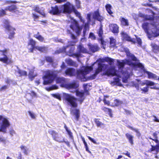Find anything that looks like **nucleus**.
Listing matches in <instances>:
<instances>
[{"instance_id":"obj_45","label":"nucleus","mask_w":159,"mask_h":159,"mask_svg":"<svg viewBox=\"0 0 159 159\" xmlns=\"http://www.w3.org/2000/svg\"><path fill=\"white\" fill-rule=\"evenodd\" d=\"M93 66H87L85 67L84 70H83L85 71V73H87V74H88L89 72L92 71L93 70Z\"/></svg>"},{"instance_id":"obj_50","label":"nucleus","mask_w":159,"mask_h":159,"mask_svg":"<svg viewBox=\"0 0 159 159\" xmlns=\"http://www.w3.org/2000/svg\"><path fill=\"white\" fill-rule=\"evenodd\" d=\"M97 33L100 38L102 37L103 31L102 29V25L100 26L99 29L98 30L97 32Z\"/></svg>"},{"instance_id":"obj_54","label":"nucleus","mask_w":159,"mask_h":159,"mask_svg":"<svg viewBox=\"0 0 159 159\" xmlns=\"http://www.w3.org/2000/svg\"><path fill=\"white\" fill-rule=\"evenodd\" d=\"M90 22H87V23H85L84 26V30H83V34H84L86 33L87 30L89 29V24Z\"/></svg>"},{"instance_id":"obj_30","label":"nucleus","mask_w":159,"mask_h":159,"mask_svg":"<svg viewBox=\"0 0 159 159\" xmlns=\"http://www.w3.org/2000/svg\"><path fill=\"white\" fill-rule=\"evenodd\" d=\"M151 46L152 51L155 53H157L159 52V46L155 43H152Z\"/></svg>"},{"instance_id":"obj_48","label":"nucleus","mask_w":159,"mask_h":159,"mask_svg":"<svg viewBox=\"0 0 159 159\" xmlns=\"http://www.w3.org/2000/svg\"><path fill=\"white\" fill-rule=\"evenodd\" d=\"M154 17L151 15H145L144 20H151L153 21L154 20Z\"/></svg>"},{"instance_id":"obj_17","label":"nucleus","mask_w":159,"mask_h":159,"mask_svg":"<svg viewBox=\"0 0 159 159\" xmlns=\"http://www.w3.org/2000/svg\"><path fill=\"white\" fill-rule=\"evenodd\" d=\"M36 44V41L32 39H31L29 40L28 45V46L30 45L31 47V48L29 49L30 52H33L34 50L36 49L37 46H35Z\"/></svg>"},{"instance_id":"obj_24","label":"nucleus","mask_w":159,"mask_h":159,"mask_svg":"<svg viewBox=\"0 0 159 159\" xmlns=\"http://www.w3.org/2000/svg\"><path fill=\"white\" fill-rule=\"evenodd\" d=\"M126 53L127 57L130 58L132 61H139L136 57L134 54H131L128 50L126 51Z\"/></svg>"},{"instance_id":"obj_2","label":"nucleus","mask_w":159,"mask_h":159,"mask_svg":"<svg viewBox=\"0 0 159 159\" xmlns=\"http://www.w3.org/2000/svg\"><path fill=\"white\" fill-rule=\"evenodd\" d=\"M120 34L123 39L126 41L131 42L132 43L134 44H135L136 43H137L138 46H142V40L140 38L136 35H135L136 37V39H135L131 38L127 33L124 32H121Z\"/></svg>"},{"instance_id":"obj_62","label":"nucleus","mask_w":159,"mask_h":159,"mask_svg":"<svg viewBox=\"0 0 159 159\" xmlns=\"http://www.w3.org/2000/svg\"><path fill=\"white\" fill-rule=\"evenodd\" d=\"M125 60L126 64L129 66H134V65H135V63L132 62L129 60L126 59Z\"/></svg>"},{"instance_id":"obj_38","label":"nucleus","mask_w":159,"mask_h":159,"mask_svg":"<svg viewBox=\"0 0 159 159\" xmlns=\"http://www.w3.org/2000/svg\"><path fill=\"white\" fill-rule=\"evenodd\" d=\"M82 141H83L84 145V147L85 148V150L86 152H88V153H89L90 154L92 155V153L91 152V151L89 150V148L88 147V146L87 144L86 143V142L85 141L84 138V137H82L81 138Z\"/></svg>"},{"instance_id":"obj_28","label":"nucleus","mask_w":159,"mask_h":159,"mask_svg":"<svg viewBox=\"0 0 159 159\" xmlns=\"http://www.w3.org/2000/svg\"><path fill=\"white\" fill-rule=\"evenodd\" d=\"M34 10L35 11L39 13L42 16V17H46V14L44 12V11L42 10V11H41L40 10V8L38 6H35L34 7Z\"/></svg>"},{"instance_id":"obj_40","label":"nucleus","mask_w":159,"mask_h":159,"mask_svg":"<svg viewBox=\"0 0 159 159\" xmlns=\"http://www.w3.org/2000/svg\"><path fill=\"white\" fill-rule=\"evenodd\" d=\"M151 146V148L148 151V152H152L154 151H156L157 153L159 152L157 145L155 146L152 145Z\"/></svg>"},{"instance_id":"obj_51","label":"nucleus","mask_w":159,"mask_h":159,"mask_svg":"<svg viewBox=\"0 0 159 159\" xmlns=\"http://www.w3.org/2000/svg\"><path fill=\"white\" fill-rule=\"evenodd\" d=\"M69 46V45H66L65 46H64L62 48L59 49L58 51L59 53H65L66 52V49Z\"/></svg>"},{"instance_id":"obj_58","label":"nucleus","mask_w":159,"mask_h":159,"mask_svg":"<svg viewBox=\"0 0 159 159\" xmlns=\"http://www.w3.org/2000/svg\"><path fill=\"white\" fill-rule=\"evenodd\" d=\"M122 74L123 76L124 77L129 78L130 75L128 72L126 71H122Z\"/></svg>"},{"instance_id":"obj_6","label":"nucleus","mask_w":159,"mask_h":159,"mask_svg":"<svg viewBox=\"0 0 159 159\" xmlns=\"http://www.w3.org/2000/svg\"><path fill=\"white\" fill-rule=\"evenodd\" d=\"M62 10H61V13L70 14L72 12L74 6L70 2H67L62 6Z\"/></svg>"},{"instance_id":"obj_1","label":"nucleus","mask_w":159,"mask_h":159,"mask_svg":"<svg viewBox=\"0 0 159 159\" xmlns=\"http://www.w3.org/2000/svg\"><path fill=\"white\" fill-rule=\"evenodd\" d=\"M57 76L55 71L48 70H47L43 77L44 80L43 84L46 85L52 83Z\"/></svg>"},{"instance_id":"obj_16","label":"nucleus","mask_w":159,"mask_h":159,"mask_svg":"<svg viewBox=\"0 0 159 159\" xmlns=\"http://www.w3.org/2000/svg\"><path fill=\"white\" fill-rule=\"evenodd\" d=\"M84 71L82 70H77V78L81 80L85 79V75L87 74V73H85Z\"/></svg>"},{"instance_id":"obj_63","label":"nucleus","mask_w":159,"mask_h":159,"mask_svg":"<svg viewBox=\"0 0 159 159\" xmlns=\"http://www.w3.org/2000/svg\"><path fill=\"white\" fill-rule=\"evenodd\" d=\"M127 127L130 129L134 131L137 134H139L140 132L138 129H136L135 128H133V127L130 126V125H128Z\"/></svg>"},{"instance_id":"obj_14","label":"nucleus","mask_w":159,"mask_h":159,"mask_svg":"<svg viewBox=\"0 0 159 159\" xmlns=\"http://www.w3.org/2000/svg\"><path fill=\"white\" fill-rule=\"evenodd\" d=\"M75 93L76 95L79 98L78 101L81 104L85 99L84 92H81L78 90H76L75 91Z\"/></svg>"},{"instance_id":"obj_25","label":"nucleus","mask_w":159,"mask_h":159,"mask_svg":"<svg viewBox=\"0 0 159 159\" xmlns=\"http://www.w3.org/2000/svg\"><path fill=\"white\" fill-rule=\"evenodd\" d=\"M155 84V83L154 82L148 80H146L144 81V82H143L140 83L141 86H143L145 85H146L148 86H153Z\"/></svg>"},{"instance_id":"obj_15","label":"nucleus","mask_w":159,"mask_h":159,"mask_svg":"<svg viewBox=\"0 0 159 159\" xmlns=\"http://www.w3.org/2000/svg\"><path fill=\"white\" fill-rule=\"evenodd\" d=\"M93 16L94 19L98 21L101 22L103 20V18L100 15L98 9L94 12Z\"/></svg>"},{"instance_id":"obj_47","label":"nucleus","mask_w":159,"mask_h":159,"mask_svg":"<svg viewBox=\"0 0 159 159\" xmlns=\"http://www.w3.org/2000/svg\"><path fill=\"white\" fill-rule=\"evenodd\" d=\"M18 73L20 75V76H26L27 75V72L26 71L22 70L20 69L18 70Z\"/></svg>"},{"instance_id":"obj_60","label":"nucleus","mask_w":159,"mask_h":159,"mask_svg":"<svg viewBox=\"0 0 159 159\" xmlns=\"http://www.w3.org/2000/svg\"><path fill=\"white\" fill-rule=\"evenodd\" d=\"M142 91V93H146L148 91V86L143 87V88L140 89Z\"/></svg>"},{"instance_id":"obj_42","label":"nucleus","mask_w":159,"mask_h":159,"mask_svg":"<svg viewBox=\"0 0 159 159\" xmlns=\"http://www.w3.org/2000/svg\"><path fill=\"white\" fill-rule=\"evenodd\" d=\"M41 52H44L47 51V48L45 46H37L36 49Z\"/></svg>"},{"instance_id":"obj_46","label":"nucleus","mask_w":159,"mask_h":159,"mask_svg":"<svg viewBox=\"0 0 159 159\" xmlns=\"http://www.w3.org/2000/svg\"><path fill=\"white\" fill-rule=\"evenodd\" d=\"M45 60L48 62L52 64L54 62V59L51 57L46 56L45 57Z\"/></svg>"},{"instance_id":"obj_36","label":"nucleus","mask_w":159,"mask_h":159,"mask_svg":"<svg viewBox=\"0 0 159 159\" xmlns=\"http://www.w3.org/2000/svg\"><path fill=\"white\" fill-rule=\"evenodd\" d=\"M55 80L57 84H63L65 82V79L62 77H57V76Z\"/></svg>"},{"instance_id":"obj_35","label":"nucleus","mask_w":159,"mask_h":159,"mask_svg":"<svg viewBox=\"0 0 159 159\" xmlns=\"http://www.w3.org/2000/svg\"><path fill=\"white\" fill-rule=\"evenodd\" d=\"M110 47L111 48H113L116 47V41L113 37H111L110 38Z\"/></svg>"},{"instance_id":"obj_11","label":"nucleus","mask_w":159,"mask_h":159,"mask_svg":"<svg viewBox=\"0 0 159 159\" xmlns=\"http://www.w3.org/2000/svg\"><path fill=\"white\" fill-rule=\"evenodd\" d=\"M48 12L52 15L57 16H59L61 13V9H59L57 5H55L54 7H51V9Z\"/></svg>"},{"instance_id":"obj_64","label":"nucleus","mask_w":159,"mask_h":159,"mask_svg":"<svg viewBox=\"0 0 159 159\" xmlns=\"http://www.w3.org/2000/svg\"><path fill=\"white\" fill-rule=\"evenodd\" d=\"M17 2H18L16 1L6 0L5 1V3L6 4H11V3H16Z\"/></svg>"},{"instance_id":"obj_20","label":"nucleus","mask_w":159,"mask_h":159,"mask_svg":"<svg viewBox=\"0 0 159 159\" xmlns=\"http://www.w3.org/2000/svg\"><path fill=\"white\" fill-rule=\"evenodd\" d=\"M75 73V70L73 68H68L65 71L66 75L72 76L74 75Z\"/></svg>"},{"instance_id":"obj_53","label":"nucleus","mask_w":159,"mask_h":159,"mask_svg":"<svg viewBox=\"0 0 159 159\" xmlns=\"http://www.w3.org/2000/svg\"><path fill=\"white\" fill-rule=\"evenodd\" d=\"M74 51H72V53L70 55H69L70 57H76L77 58H79L80 56V53H74Z\"/></svg>"},{"instance_id":"obj_10","label":"nucleus","mask_w":159,"mask_h":159,"mask_svg":"<svg viewBox=\"0 0 159 159\" xmlns=\"http://www.w3.org/2000/svg\"><path fill=\"white\" fill-rule=\"evenodd\" d=\"M104 75L108 76H117L116 71L114 67H111L108 68L104 72Z\"/></svg>"},{"instance_id":"obj_29","label":"nucleus","mask_w":159,"mask_h":159,"mask_svg":"<svg viewBox=\"0 0 159 159\" xmlns=\"http://www.w3.org/2000/svg\"><path fill=\"white\" fill-rule=\"evenodd\" d=\"M73 115L75 116V118L76 121H78L80 117V111L78 109H75L74 110Z\"/></svg>"},{"instance_id":"obj_41","label":"nucleus","mask_w":159,"mask_h":159,"mask_svg":"<svg viewBox=\"0 0 159 159\" xmlns=\"http://www.w3.org/2000/svg\"><path fill=\"white\" fill-rule=\"evenodd\" d=\"M142 27L145 32L148 33V23L145 22L143 23L142 25Z\"/></svg>"},{"instance_id":"obj_37","label":"nucleus","mask_w":159,"mask_h":159,"mask_svg":"<svg viewBox=\"0 0 159 159\" xmlns=\"http://www.w3.org/2000/svg\"><path fill=\"white\" fill-rule=\"evenodd\" d=\"M34 37L41 42H42L44 40V38L39 34V32H38L36 34H34Z\"/></svg>"},{"instance_id":"obj_21","label":"nucleus","mask_w":159,"mask_h":159,"mask_svg":"<svg viewBox=\"0 0 159 159\" xmlns=\"http://www.w3.org/2000/svg\"><path fill=\"white\" fill-rule=\"evenodd\" d=\"M143 73H146L148 75V78L149 79H152L154 80H157V76L148 71L146 70V69H143Z\"/></svg>"},{"instance_id":"obj_31","label":"nucleus","mask_w":159,"mask_h":159,"mask_svg":"<svg viewBox=\"0 0 159 159\" xmlns=\"http://www.w3.org/2000/svg\"><path fill=\"white\" fill-rule=\"evenodd\" d=\"M117 62L118 68L121 69H122L124 68L126 64V62L124 60H122L121 61H120V60H117Z\"/></svg>"},{"instance_id":"obj_8","label":"nucleus","mask_w":159,"mask_h":159,"mask_svg":"<svg viewBox=\"0 0 159 159\" xmlns=\"http://www.w3.org/2000/svg\"><path fill=\"white\" fill-rule=\"evenodd\" d=\"M48 133L52 135L53 140L59 143H61L63 141V137L61 136H59L58 133L55 131L49 130Z\"/></svg>"},{"instance_id":"obj_19","label":"nucleus","mask_w":159,"mask_h":159,"mask_svg":"<svg viewBox=\"0 0 159 159\" xmlns=\"http://www.w3.org/2000/svg\"><path fill=\"white\" fill-rule=\"evenodd\" d=\"M120 25L122 26H128L129 25V20L128 19L124 17H120Z\"/></svg>"},{"instance_id":"obj_3","label":"nucleus","mask_w":159,"mask_h":159,"mask_svg":"<svg viewBox=\"0 0 159 159\" xmlns=\"http://www.w3.org/2000/svg\"><path fill=\"white\" fill-rule=\"evenodd\" d=\"M3 24H4L3 27L9 32L8 38L10 39H12L14 38V35L15 34V31L16 30V28L10 25V22L8 20H4L3 21Z\"/></svg>"},{"instance_id":"obj_22","label":"nucleus","mask_w":159,"mask_h":159,"mask_svg":"<svg viewBox=\"0 0 159 159\" xmlns=\"http://www.w3.org/2000/svg\"><path fill=\"white\" fill-rule=\"evenodd\" d=\"M17 6L15 5H11L8 6L5 8V10H8L10 12H15L17 11Z\"/></svg>"},{"instance_id":"obj_34","label":"nucleus","mask_w":159,"mask_h":159,"mask_svg":"<svg viewBox=\"0 0 159 159\" xmlns=\"http://www.w3.org/2000/svg\"><path fill=\"white\" fill-rule=\"evenodd\" d=\"M102 110L105 113H107L110 117H113L112 110L111 109L104 107L102 108Z\"/></svg>"},{"instance_id":"obj_57","label":"nucleus","mask_w":159,"mask_h":159,"mask_svg":"<svg viewBox=\"0 0 159 159\" xmlns=\"http://www.w3.org/2000/svg\"><path fill=\"white\" fill-rule=\"evenodd\" d=\"M72 12H73L74 13L76 16L78 17L79 18H81V16L80 13L77 11L75 7L73 8Z\"/></svg>"},{"instance_id":"obj_59","label":"nucleus","mask_w":159,"mask_h":159,"mask_svg":"<svg viewBox=\"0 0 159 159\" xmlns=\"http://www.w3.org/2000/svg\"><path fill=\"white\" fill-rule=\"evenodd\" d=\"M94 122L96 124L97 126L98 127H100L101 125H103V124L102 123L101 121H99L98 119H95L94 120Z\"/></svg>"},{"instance_id":"obj_7","label":"nucleus","mask_w":159,"mask_h":159,"mask_svg":"<svg viewBox=\"0 0 159 159\" xmlns=\"http://www.w3.org/2000/svg\"><path fill=\"white\" fill-rule=\"evenodd\" d=\"M0 52H2V55L4 56L3 57L0 58V61L7 65L13 63V61L11 59H9L5 54L7 53V50L6 49H5L3 50H0Z\"/></svg>"},{"instance_id":"obj_52","label":"nucleus","mask_w":159,"mask_h":159,"mask_svg":"<svg viewBox=\"0 0 159 159\" xmlns=\"http://www.w3.org/2000/svg\"><path fill=\"white\" fill-rule=\"evenodd\" d=\"M64 127L66 131L67 132L68 134L69 135L70 138L73 137V134L72 132L70 130L68 129L66 125L65 124Z\"/></svg>"},{"instance_id":"obj_13","label":"nucleus","mask_w":159,"mask_h":159,"mask_svg":"<svg viewBox=\"0 0 159 159\" xmlns=\"http://www.w3.org/2000/svg\"><path fill=\"white\" fill-rule=\"evenodd\" d=\"M10 125V124L8 120V118L6 117H3L2 122L0 123V126L5 130L7 131V129Z\"/></svg>"},{"instance_id":"obj_23","label":"nucleus","mask_w":159,"mask_h":159,"mask_svg":"<svg viewBox=\"0 0 159 159\" xmlns=\"http://www.w3.org/2000/svg\"><path fill=\"white\" fill-rule=\"evenodd\" d=\"M78 52L80 53H86L87 52V49L84 48L82 44H80L77 47Z\"/></svg>"},{"instance_id":"obj_5","label":"nucleus","mask_w":159,"mask_h":159,"mask_svg":"<svg viewBox=\"0 0 159 159\" xmlns=\"http://www.w3.org/2000/svg\"><path fill=\"white\" fill-rule=\"evenodd\" d=\"M70 28L75 31L77 36L80 35L82 29V27L80 26L78 22L75 20H74L73 21L71 22L70 25Z\"/></svg>"},{"instance_id":"obj_61","label":"nucleus","mask_w":159,"mask_h":159,"mask_svg":"<svg viewBox=\"0 0 159 159\" xmlns=\"http://www.w3.org/2000/svg\"><path fill=\"white\" fill-rule=\"evenodd\" d=\"M5 8L4 9H2L0 10V17L3 16L7 14Z\"/></svg>"},{"instance_id":"obj_32","label":"nucleus","mask_w":159,"mask_h":159,"mask_svg":"<svg viewBox=\"0 0 159 159\" xmlns=\"http://www.w3.org/2000/svg\"><path fill=\"white\" fill-rule=\"evenodd\" d=\"M123 103L122 101L118 99H116L114 100V103H113L111 106L112 107H118Z\"/></svg>"},{"instance_id":"obj_55","label":"nucleus","mask_w":159,"mask_h":159,"mask_svg":"<svg viewBox=\"0 0 159 159\" xmlns=\"http://www.w3.org/2000/svg\"><path fill=\"white\" fill-rule=\"evenodd\" d=\"M134 67H137L139 68H140L142 69L143 70V69H145L144 68V66L142 64L139 62L138 63H135V65H134Z\"/></svg>"},{"instance_id":"obj_4","label":"nucleus","mask_w":159,"mask_h":159,"mask_svg":"<svg viewBox=\"0 0 159 159\" xmlns=\"http://www.w3.org/2000/svg\"><path fill=\"white\" fill-rule=\"evenodd\" d=\"M63 97L64 99L67 102L68 104L71 107L74 108L77 107L78 104L77 102V99L76 98L66 93H64Z\"/></svg>"},{"instance_id":"obj_56","label":"nucleus","mask_w":159,"mask_h":159,"mask_svg":"<svg viewBox=\"0 0 159 159\" xmlns=\"http://www.w3.org/2000/svg\"><path fill=\"white\" fill-rule=\"evenodd\" d=\"M67 63L70 66H74L76 63L71 59H68L67 61Z\"/></svg>"},{"instance_id":"obj_9","label":"nucleus","mask_w":159,"mask_h":159,"mask_svg":"<svg viewBox=\"0 0 159 159\" xmlns=\"http://www.w3.org/2000/svg\"><path fill=\"white\" fill-rule=\"evenodd\" d=\"M105 65L104 64L101 63H98L97 68L96 69L94 73L90 76V79L91 80L95 79L97 75L100 72L102 71Z\"/></svg>"},{"instance_id":"obj_27","label":"nucleus","mask_w":159,"mask_h":159,"mask_svg":"<svg viewBox=\"0 0 159 159\" xmlns=\"http://www.w3.org/2000/svg\"><path fill=\"white\" fill-rule=\"evenodd\" d=\"M125 136L126 138L128 139L129 143L131 145H133L134 144V136L128 133L125 134Z\"/></svg>"},{"instance_id":"obj_39","label":"nucleus","mask_w":159,"mask_h":159,"mask_svg":"<svg viewBox=\"0 0 159 159\" xmlns=\"http://www.w3.org/2000/svg\"><path fill=\"white\" fill-rule=\"evenodd\" d=\"M104 61L106 62H108L110 65L113 64L114 62V59L108 57H105L104 59Z\"/></svg>"},{"instance_id":"obj_44","label":"nucleus","mask_w":159,"mask_h":159,"mask_svg":"<svg viewBox=\"0 0 159 159\" xmlns=\"http://www.w3.org/2000/svg\"><path fill=\"white\" fill-rule=\"evenodd\" d=\"M109 96L107 95H104V98L103 99V101L104 102L105 105H107L108 106H111V105H110V102L109 101L107 100L106 98H108Z\"/></svg>"},{"instance_id":"obj_49","label":"nucleus","mask_w":159,"mask_h":159,"mask_svg":"<svg viewBox=\"0 0 159 159\" xmlns=\"http://www.w3.org/2000/svg\"><path fill=\"white\" fill-rule=\"evenodd\" d=\"M28 76L29 78L32 81L36 75H34V71L33 70H30L29 72Z\"/></svg>"},{"instance_id":"obj_26","label":"nucleus","mask_w":159,"mask_h":159,"mask_svg":"<svg viewBox=\"0 0 159 159\" xmlns=\"http://www.w3.org/2000/svg\"><path fill=\"white\" fill-rule=\"evenodd\" d=\"M151 25L155 28L156 30L154 33V37H157L159 36V28H157V25L156 24V22H153L151 24Z\"/></svg>"},{"instance_id":"obj_33","label":"nucleus","mask_w":159,"mask_h":159,"mask_svg":"<svg viewBox=\"0 0 159 159\" xmlns=\"http://www.w3.org/2000/svg\"><path fill=\"white\" fill-rule=\"evenodd\" d=\"M89 50L93 52H95L99 50V48L97 45H89Z\"/></svg>"},{"instance_id":"obj_12","label":"nucleus","mask_w":159,"mask_h":159,"mask_svg":"<svg viewBox=\"0 0 159 159\" xmlns=\"http://www.w3.org/2000/svg\"><path fill=\"white\" fill-rule=\"evenodd\" d=\"M109 27L110 31L115 35H117L119 32V26L116 24L111 23L109 25Z\"/></svg>"},{"instance_id":"obj_43","label":"nucleus","mask_w":159,"mask_h":159,"mask_svg":"<svg viewBox=\"0 0 159 159\" xmlns=\"http://www.w3.org/2000/svg\"><path fill=\"white\" fill-rule=\"evenodd\" d=\"M120 80L119 78H114V81L113 83L115 82L116 84L120 87H123V85L120 82Z\"/></svg>"},{"instance_id":"obj_18","label":"nucleus","mask_w":159,"mask_h":159,"mask_svg":"<svg viewBox=\"0 0 159 159\" xmlns=\"http://www.w3.org/2000/svg\"><path fill=\"white\" fill-rule=\"evenodd\" d=\"M106 10L107 12L112 17H114V16L113 15V11L112 10V6L109 4H107L105 6Z\"/></svg>"}]
</instances>
